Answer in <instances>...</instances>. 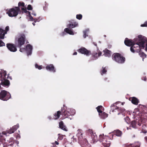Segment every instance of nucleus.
Instances as JSON below:
<instances>
[{
	"instance_id": "10",
	"label": "nucleus",
	"mask_w": 147,
	"mask_h": 147,
	"mask_svg": "<svg viewBox=\"0 0 147 147\" xmlns=\"http://www.w3.org/2000/svg\"><path fill=\"white\" fill-rule=\"evenodd\" d=\"M102 52L99 50H97V52H94L92 54V60H95L101 55Z\"/></svg>"
},
{
	"instance_id": "26",
	"label": "nucleus",
	"mask_w": 147,
	"mask_h": 147,
	"mask_svg": "<svg viewBox=\"0 0 147 147\" xmlns=\"http://www.w3.org/2000/svg\"><path fill=\"white\" fill-rule=\"evenodd\" d=\"M99 115L101 118L103 119H104L107 117L108 115L107 113H105V112H102L100 113Z\"/></svg>"
},
{
	"instance_id": "33",
	"label": "nucleus",
	"mask_w": 147,
	"mask_h": 147,
	"mask_svg": "<svg viewBox=\"0 0 147 147\" xmlns=\"http://www.w3.org/2000/svg\"><path fill=\"white\" fill-rule=\"evenodd\" d=\"M102 108H103L102 106H99L97 107V111L99 113V114L102 112Z\"/></svg>"
},
{
	"instance_id": "24",
	"label": "nucleus",
	"mask_w": 147,
	"mask_h": 147,
	"mask_svg": "<svg viewBox=\"0 0 147 147\" xmlns=\"http://www.w3.org/2000/svg\"><path fill=\"white\" fill-rule=\"evenodd\" d=\"M104 55L106 57H109L111 56V51L106 49L104 50Z\"/></svg>"
},
{
	"instance_id": "2",
	"label": "nucleus",
	"mask_w": 147,
	"mask_h": 147,
	"mask_svg": "<svg viewBox=\"0 0 147 147\" xmlns=\"http://www.w3.org/2000/svg\"><path fill=\"white\" fill-rule=\"evenodd\" d=\"M6 73L5 71H0V80L1 81L0 84L3 86H9L10 84L9 81L6 79Z\"/></svg>"
},
{
	"instance_id": "40",
	"label": "nucleus",
	"mask_w": 147,
	"mask_h": 147,
	"mask_svg": "<svg viewBox=\"0 0 147 147\" xmlns=\"http://www.w3.org/2000/svg\"><path fill=\"white\" fill-rule=\"evenodd\" d=\"M67 26L69 27V28H73L76 27L73 23L72 24H69Z\"/></svg>"
},
{
	"instance_id": "46",
	"label": "nucleus",
	"mask_w": 147,
	"mask_h": 147,
	"mask_svg": "<svg viewBox=\"0 0 147 147\" xmlns=\"http://www.w3.org/2000/svg\"><path fill=\"white\" fill-rule=\"evenodd\" d=\"M27 16L29 17V18L30 20L31 21H34V18L33 17L31 16V13H30V15H27Z\"/></svg>"
},
{
	"instance_id": "12",
	"label": "nucleus",
	"mask_w": 147,
	"mask_h": 147,
	"mask_svg": "<svg viewBox=\"0 0 147 147\" xmlns=\"http://www.w3.org/2000/svg\"><path fill=\"white\" fill-rule=\"evenodd\" d=\"M32 47L30 45L27 44L26 47V50L28 56L31 55L32 53Z\"/></svg>"
},
{
	"instance_id": "22",
	"label": "nucleus",
	"mask_w": 147,
	"mask_h": 147,
	"mask_svg": "<svg viewBox=\"0 0 147 147\" xmlns=\"http://www.w3.org/2000/svg\"><path fill=\"white\" fill-rule=\"evenodd\" d=\"M77 136L79 141L80 142H82V141H83L84 139L83 138L82 134L81 132L79 131L77 134Z\"/></svg>"
},
{
	"instance_id": "25",
	"label": "nucleus",
	"mask_w": 147,
	"mask_h": 147,
	"mask_svg": "<svg viewBox=\"0 0 147 147\" xmlns=\"http://www.w3.org/2000/svg\"><path fill=\"white\" fill-rule=\"evenodd\" d=\"M107 67H104L103 66L102 67V69L100 71V73L102 75L106 74L107 71Z\"/></svg>"
},
{
	"instance_id": "7",
	"label": "nucleus",
	"mask_w": 147,
	"mask_h": 147,
	"mask_svg": "<svg viewBox=\"0 0 147 147\" xmlns=\"http://www.w3.org/2000/svg\"><path fill=\"white\" fill-rule=\"evenodd\" d=\"M109 138L108 137L104 136L103 135H100L99 136V139L101 142H102L103 145L105 147H109L110 146V142L107 141V139Z\"/></svg>"
},
{
	"instance_id": "9",
	"label": "nucleus",
	"mask_w": 147,
	"mask_h": 147,
	"mask_svg": "<svg viewBox=\"0 0 147 147\" xmlns=\"http://www.w3.org/2000/svg\"><path fill=\"white\" fill-rule=\"evenodd\" d=\"M66 108L63 107L61 108V115L63 116V119L68 118L70 115L69 112L66 110Z\"/></svg>"
},
{
	"instance_id": "36",
	"label": "nucleus",
	"mask_w": 147,
	"mask_h": 147,
	"mask_svg": "<svg viewBox=\"0 0 147 147\" xmlns=\"http://www.w3.org/2000/svg\"><path fill=\"white\" fill-rule=\"evenodd\" d=\"M21 10L24 13H27L28 14L27 15H30V12L27 11L26 9L24 8H21Z\"/></svg>"
},
{
	"instance_id": "17",
	"label": "nucleus",
	"mask_w": 147,
	"mask_h": 147,
	"mask_svg": "<svg viewBox=\"0 0 147 147\" xmlns=\"http://www.w3.org/2000/svg\"><path fill=\"white\" fill-rule=\"evenodd\" d=\"M19 127V125L18 124L13 126L11 128L8 130V133L9 134L13 133Z\"/></svg>"
},
{
	"instance_id": "20",
	"label": "nucleus",
	"mask_w": 147,
	"mask_h": 147,
	"mask_svg": "<svg viewBox=\"0 0 147 147\" xmlns=\"http://www.w3.org/2000/svg\"><path fill=\"white\" fill-rule=\"evenodd\" d=\"M6 32L2 29L0 28V39H3L4 38L5 36Z\"/></svg>"
},
{
	"instance_id": "16",
	"label": "nucleus",
	"mask_w": 147,
	"mask_h": 147,
	"mask_svg": "<svg viewBox=\"0 0 147 147\" xmlns=\"http://www.w3.org/2000/svg\"><path fill=\"white\" fill-rule=\"evenodd\" d=\"M129 100L131 101V102L134 104L137 105L139 102V100L137 98L135 97H130Z\"/></svg>"
},
{
	"instance_id": "43",
	"label": "nucleus",
	"mask_w": 147,
	"mask_h": 147,
	"mask_svg": "<svg viewBox=\"0 0 147 147\" xmlns=\"http://www.w3.org/2000/svg\"><path fill=\"white\" fill-rule=\"evenodd\" d=\"M140 26L142 27H147V21L145 22L144 24H141Z\"/></svg>"
},
{
	"instance_id": "61",
	"label": "nucleus",
	"mask_w": 147,
	"mask_h": 147,
	"mask_svg": "<svg viewBox=\"0 0 147 147\" xmlns=\"http://www.w3.org/2000/svg\"><path fill=\"white\" fill-rule=\"evenodd\" d=\"M2 134H4V135H6V133H5V132H3L2 133Z\"/></svg>"
},
{
	"instance_id": "3",
	"label": "nucleus",
	"mask_w": 147,
	"mask_h": 147,
	"mask_svg": "<svg viewBox=\"0 0 147 147\" xmlns=\"http://www.w3.org/2000/svg\"><path fill=\"white\" fill-rule=\"evenodd\" d=\"M112 58L113 60L119 63H123L125 61V58L119 53H115L113 54Z\"/></svg>"
},
{
	"instance_id": "35",
	"label": "nucleus",
	"mask_w": 147,
	"mask_h": 147,
	"mask_svg": "<svg viewBox=\"0 0 147 147\" xmlns=\"http://www.w3.org/2000/svg\"><path fill=\"white\" fill-rule=\"evenodd\" d=\"M5 139L4 138V137L3 136L0 135V142H1L2 143H3L5 142Z\"/></svg>"
},
{
	"instance_id": "50",
	"label": "nucleus",
	"mask_w": 147,
	"mask_h": 147,
	"mask_svg": "<svg viewBox=\"0 0 147 147\" xmlns=\"http://www.w3.org/2000/svg\"><path fill=\"white\" fill-rule=\"evenodd\" d=\"M74 25L76 27L78 26V24L77 22H75L73 23Z\"/></svg>"
},
{
	"instance_id": "59",
	"label": "nucleus",
	"mask_w": 147,
	"mask_h": 147,
	"mask_svg": "<svg viewBox=\"0 0 147 147\" xmlns=\"http://www.w3.org/2000/svg\"><path fill=\"white\" fill-rule=\"evenodd\" d=\"M144 139L146 141V142H147V136H146L144 138Z\"/></svg>"
},
{
	"instance_id": "34",
	"label": "nucleus",
	"mask_w": 147,
	"mask_h": 147,
	"mask_svg": "<svg viewBox=\"0 0 147 147\" xmlns=\"http://www.w3.org/2000/svg\"><path fill=\"white\" fill-rule=\"evenodd\" d=\"M86 132L87 134L88 135L90 136H91L94 133L93 132L92 130L91 129H89L87 130Z\"/></svg>"
},
{
	"instance_id": "30",
	"label": "nucleus",
	"mask_w": 147,
	"mask_h": 147,
	"mask_svg": "<svg viewBox=\"0 0 147 147\" xmlns=\"http://www.w3.org/2000/svg\"><path fill=\"white\" fill-rule=\"evenodd\" d=\"M142 48H140V50ZM140 51H140H138V52H139V54L140 57H141L143 58V60L144 58L146 57V55L144 53L141 52Z\"/></svg>"
},
{
	"instance_id": "62",
	"label": "nucleus",
	"mask_w": 147,
	"mask_h": 147,
	"mask_svg": "<svg viewBox=\"0 0 147 147\" xmlns=\"http://www.w3.org/2000/svg\"><path fill=\"white\" fill-rule=\"evenodd\" d=\"M32 24H33V25L34 26L35 25V24L34 23V22H33V23H32Z\"/></svg>"
},
{
	"instance_id": "14",
	"label": "nucleus",
	"mask_w": 147,
	"mask_h": 147,
	"mask_svg": "<svg viewBox=\"0 0 147 147\" xmlns=\"http://www.w3.org/2000/svg\"><path fill=\"white\" fill-rule=\"evenodd\" d=\"M111 108L113 107H115V109H118V111L119 112L118 113V115H119L120 114L122 116V117L123 116V114L122 113L125 111V110L124 109L117 107H115V105L114 104L112 105L111 106Z\"/></svg>"
},
{
	"instance_id": "49",
	"label": "nucleus",
	"mask_w": 147,
	"mask_h": 147,
	"mask_svg": "<svg viewBox=\"0 0 147 147\" xmlns=\"http://www.w3.org/2000/svg\"><path fill=\"white\" fill-rule=\"evenodd\" d=\"M87 36H88V35H86V32L85 31L84 32L83 37L84 38H85Z\"/></svg>"
},
{
	"instance_id": "8",
	"label": "nucleus",
	"mask_w": 147,
	"mask_h": 147,
	"mask_svg": "<svg viewBox=\"0 0 147 147\" xmlns=\"http://www.w3.org/2000/svg\"><path fill=\"white\" fill-rule=\"evenodd\" d=\"M78 51L80 53L84 54L86 56H89L91 54V51L86 48L82 47L78 50Z\"/></svg>"
},
{
	"instance_id": "52",
	"label": "nucleus",
	"mask_w": 147,
	"mask_h": 147,
	"mask_svg": "<svg viewBox=\"0 0 147 147\" xmlns=\"http://www.w3.org/2000/svg\"><path fill=\"white\" fill-rule=\"evenodd\" d=\"M71 139H73V142H74V141H75V142L76 141V139L75 138H74V136L73 137L71 138Z\"/></svg>"
},
{
	"instance_id": "64",
	"label": "nucleus",
	"mask_w": 147,
	"mask_h": 147,
	"mask_svg": "<svg viewBox=\"0 0 147 147\" xmlns=\"http://www.w3.org/2000/svg\"><path fill=\"white\" fill-rule=\"evenodd\" d=\"M64 34L65 33H64V32H63L62 35L63 36Z\"/></svg>"
},
{
	"instance_id": "11",
	"label": "nucleus",
	"mask_w": 147,
	"mask_h": 147,
	"mask_svg": "<svg viewBox=\"0 0 147 147\" xmlns=\"http://www.w3.org/2000/svg\"><path fill=\"white\" fill-rule=\"evenodd\" d=\"M7 47L9 50L12 52H15L17 50L15 46L14 45L12 44H7Z\"/></svg>"
},
{
	"instance_id": "23",
	"label": "nucleus",
	"mask_w": 147,
	"mask_h": 147,
	"mask_svg": "<svg viewBox=\"0 0 147 147\" xmlns=\"http://www.w3.org/2000/svg\"><path fill=\"white\" fill-rule=\"evenodd\" d=\"M135 44L131 46L130 48L131 51L133 53H134L135 51L138 52V51H140V48L139 49H135L134 48H135Z\"/></svg>"
},
{
	"instance_id": "29",
	"label": "nucleus",
	"mask_w": 147,
	"mask_h": 147,
	"mask_svg": "<svg viewBox=\"0 0 147 147\" xmlns=\"http://www.w3.org/2000/svg\"><path fill=\"white\" fill-rule=\"evenodd\" d=\"M81 143L85 146L87 145L88 146H89L90 145V144L88 143V142L86 138H84L83 141H82V142Z\"/></svg>"
},
{
	"instance_id": "13",
	"label": "nucleus",
	"mask_w": 147,
	"mask_h": 147,
	"mask_svg": "<svg viewBox=\"0 0 147 147\" xmlns=\"http://www.w3.org/2000/svg\"><path fill=\"white\" fill-rule=\"evenodd\" d=\"M124 43L126 45L129 47L135 44L134 41H133L132 40L129 39L127 38H125L124 41Z\"/></svg>"
},
{
	"instance_id": "32",
	"label": "nucleus",
	"mask_w": 147,
	"mask_h": 147,
	"mask_svg": "<svg viewBox=\"0 0 147 147\" xmlns=\"http://www.w3.org/2000/svg\"><path fill=\"white\" fill-rule=\"evenodd\" d=\"M137 123V122L135 120L131 122V126L133 128H136V126Z\"/></svg>"
},
{
	"instance_id": "5",
	"label": "nucleus",
	"mask_w": 147,
	"mask_h": 147,
	"mask_svg": "<svg viewBox=\"0 0 147 147\" xmlns=\"http://www.w3.org/2000/svg\"><path fill=\"white\" fill-rule=\"evenodd\" d=\"M26 40V36L24 34H21L18 38L16 42L17 47L21 48V46L24 44Z\"/></svg>"
},
{
	"instance_id": "4",
	"label": "nucleus",
	"mask_w": 147,
	"mask_h": 147,
	"mask_svg": "<svg viewBox=\"0 0 147 147\" xmlns=\"http://www.w3.org/2000/svg\"><path fill=\"white\" fill-rule=\"evenodd\" d=\"M20 11V7H15L14 8H11L7 12V13L10 17H15L18 14Z\"/></svg>"
},
{
	"instance_id": "18",
	"label": "nucleus",
	"mask_w": 147,
	"mask_h": 147,
	"mask_svg": "<svg viewBox=\"0 0 147 147\" xmlns=\"http://www.w3.org/2000/svg\"><path fill=\"white\" fill-rule=\"evenodd\" d=\"M140 143L137 142L132 144H126L125 145V147H140Z\"/></svg>"
},
{
	"instance_id": "6",
	"label": "nucleus",
	"mask_w": 147,
	"mask_h": 147,
	"mask_svg": "<svg viewBox=\"0 0 147 147\" xmlns=\"http://www.w3.org/2000/svg\"><path fill=\"white\" fill-rule=\"evenodd\" d=\"M11 98L10 94L6 91L2 90L0 93V99L2 100L7 101Z\"/></svg>"
},
{
	"instance_id": "15",
	"label": "nucleus",
	"mask_w": 147,
	"mask_h": 147,
	"mask_svg": "<svg viewBox=\"0 0 147 147\" xmlns=\"http://www.w3.org/2000/svg\"><path fill=\"white\" fill-rule=\"evenodd\" d=\"M46 69L49 71L55 72L56 71L55 67L53 64H50L47 65L46 67Z\"/></svg>"
},
{
	"instance_id": "47",
	"label": "nucleus",
	"mask_w": 147,
	"mask_h": 147,
	"mask_svg": "<svg viewBox=\"0 0 147 147\" xmlns=\"http://www.w3.org/2000/svg\"><path fill=\"white\" fill-rule=\"evenodd\" d=\"M63 138V136L59 134V136L58 138L59 140H62Z\"/></svg>"
},
{
	"instance_id": "60",
	"label": "nucleus",
	"mask_w": 147,
	"mask_h": 147,
	"mask_svg": "<svg viewBox=\"0 0 147 147\" xmlns=\"http://www.w3.org/2000/svg\"><path fill=\"white\" fill-rule=\"evenodd\" d=\"M23 49H20V52H22V50H23Z\"/></svg>"
},
{
	"instance_id": "27",
	"label": "nucleus",
	"mask_w": 147,
	"mask_h": 147,
	"mask_svg": "<svg viewBox=\"0 0 147 147\" xmlns=\"http://www.w3.org/2000/svg\"><path fill=\"white\" fill-rule=\"evenodd\" d=\"M64 31L67 33L71 35H74V33L71 29H69L68 28H66L65 29Z\"/></svg>"
},
{
	"instance_id": "42",
	"label": "nucleus",
	"mask_w": 147,
	"mask_h": 147,
	"mask_svg": "<svg viewBox=\"0 0 147 147\" xmlns=\"http://www.w3.org/2000/svg\"><path fill=\"white\" fill-rule=\"evenodd\" d=\"M27 9L29 10H31L32 9V7L31 5H28L27 7Z\"/></svg>"
},
{
	"instance_id": "31",
	"label": "nucleus",
	"mask_w": 147,
	"mask_h": 147,
	"mask_svg": "<svg viewBox=\"0 0 147 147\" xmlns=\"http://www.w3.org/2000/svg\"><path fill=\"white\" fill-rule=\"evenodd\" d=\"M91 137L93 141L95 142L97 140V137L95 133L91 136Z\"/></svg>"
},
{
	"instance_id": "55",
	"label": "nucleus",
	"mask_w": 147,
	"mask_h": 147,
	"mask_svg": "<svg viewBox=\"0 0 147 147\" xmlns=\"http://www.w3.org/2000/svg\"><path fill=\"white\" fill-rule=\"evenodd\" d=\"M9 146V144H6V145H5L4 144L3 147H8L7 146Z\"/></svg>"
},
{
	"instance_id": "37",
	"label": "nucleus",
	"mask_w": 147,
	"mask_h": 147,
	"mask_svg": "<svg viewBox=\"0 0 147 147\" xmlns=\"http://www.w3.org/2000/svg\"><path fill=\"white\" fill-rule=\"evenodd\" d=\"M18 7H19L21 6L22 7V8H24L25 7V4L23 2H19L18 3Z\"/></svg>"
},
{
	"instance_id": "28",
	"label": "nucleus",
	"mask_w": 147,
	"mask_h": 147,
	"mask_svg": "<svg viewBox=\"0 0 147 147\" xmlns=\"http://www.w3.org/2000/svg\"><path fill=\"white\" fill-rule=\"evenodd\" d=\"M114 133L115 135L118 136H121L122 134V132L119 130L115 131Z\"/></svg>"
},
{
	"instance_id": "56",
	"label": "nucleus",
	"mask_w": 147,
	"mask_h": 147,
	"mask_svg": "<svg viewBox=\"0 0 147 147\" xmlns=\"http://www.w3.org/2000/svg\"><path fill=\"white\" fill-rule=\"evenodd\" d=\"M77 52H74V53H73V55H77Z\"/></svg>"
},
{
	"instance_id": "41",
	"label": "nucleus",
	"mask_w": 147,
	"mask_h": 147,
	"mask_svg": "<svg viewBox=\"0 0 147 147\" xmlns=\"http://www.w3.org/2000/svg\"><path fill=\"white\" fill-rule=\"evenodd\" d=\"M138 38V37L137 38H135L134 40V44H135V48H134L135 49H138V48L137 47L138 46H139V45H137V42H136L135 40V39H137Z\"/></svg>"
},
{
	"instance_id": "1",
	"label": "nucleus",
	"mask_w": 147,
	"mask_h": 147,
	"mask_svg": "<svg viewBox=\"0 0 147 147\" xmlns=\"http://www.w3.org/2000/svg\"><path fill=\"white\" fill-rule=\"evenodd\" d=\"M135 40L137 42V45H139L137 47L138 49L140 48L144 49L145 47V50L147 51V38L142 35H139L138 38L135 39Z\"/></svg>"
},
{
	"instance_id": "54",
	"label": "nucleus",
	"mask_w": 147,
	"mask_h": 147,
	"mask_svg": "<svg viewBox=\"0 0 147 147\" xmlns=\"http://www.w3.org/2000/svg\"><path fill=\"white\" fill-rule=\"evenodd\" d=\"M34 22H38V20L37 18H34Z\"/></svg>"
},
{
	"instance_id": "19",
	"label": "nucleus",
	"mask_w": 147,
	"mask_h": 147,
	"mask_svg": "<svg viewBox=\"0 0 147 147\" xmlns=\"http://www.w3.org/2000/svg\"><path fill=\"white\" fill-rule=\"evenodd\" d=\"M59 128L65 131H67L66 127V126L64 125L63 121H61L59 122Z\"/></svg>"
},
{
	"instance_id": "38",
	"label": "nucleus",
	"mask_w": 147,
	"mask_h": 147,
	"mask_svg": "<svg viewBox=\"0 0 147 147\" xmlns=\"http://www.w3.org/2000/svg\"><path fill=\"white\" fill-rule=\"evenodd\" d=\"M82 18V15L81 14H77L76 16V18L79 20H81Z\"/></svg>"
},
{
	"instance_id": "45",
	"label": "nucleus",
	"mask_w": 147,
	"mask_h": 147,
	"mask_svg": "<svg viewBox=\"0 0 147 147\" xmlns=\"http://www.w3.org/2000/svg\"><path fill=\"white\" fill-rule=\"evenodd\" d=\"M10 140H9V142H11V144H9V146H12V145H13V144H14L13 142H12V141L13 140V138H10Z\"/></svg>"
},
{
	"instance_id": "57",
	"label": "nucleus",
	"mask_w": 147,
	"mask_h": 147,
	"mask_svg": "<svg viewBox=\"0 0 147 147\" xmlns=\"http://www.w3.org/2000/svg\"><path fill=\"white\" fill-rule=\"evenodd\" d=\"M48 118L50 120H51V117L50 116H48Z\"/></svg>"
},
{
	"instance_id": "51",
	"label": "nucleus",
	"mask_w": 147,
	"mask_h": 147,
	"mask_svg": "<svg viewBox=\"0 0 147 147\" xmlns=\"http://www.w3.org/2000/svg\"><path fill=\"white\" fill-rule=\"evenodd\" d=\"M31 14H32V15H33V16H36V13H35V12L34 11H32V13H31Z\"/></svg>"
},
{
	"instance_id": "21",
	"label": "nucleus",
	"mask_w": 147,
	"mask_h": 147,
	"mask_svg": "<svg viewBox=\"0 0 147 147\" xmlns=\"http://www.w3.org/2000/svg\"><path fill=\"white\" fill-rule=\"evenodd\" d=\"M61 115V111H58L57 113H55L54 114V117L53 119L55 120L58 119L60 117V115Z\"/></svg>"
},
{
	"instance_id": "48",
	"label": "nucleus",
	"mask_w": 147,
	"mask_h": 147,
	"mask_svg": "<svg viewBox=\"0 0 147 147\" xmlns=\"http://www.w3.org/2000/svg\"><path fill=\"white\" fill-rule=\"evenodd\" d=\"M9 30V26H7L5 28V30H4L7 33V32Z\"/></svg>"
},
{
	"instance_id": "53",
	"label": "nucleus",
	"mask_w": 147,
	"mask_h": 147,
	"mask_svg": "<svg viewBox=\"0 0 147 147\" xmlns=\"http://www.w3.org/2000/svg\"><path fill=\"white\" fill-rule=\"evenodd\" d=\"M142 132L143 133H144V134H146V133H147V131H146V130H143V129L142 131Z\"/></svg>"
},
{
	"instance_id": "58",
	"label": "nucleus",
	"mask_w": 147,
	"mask_h": 147,
	"mask_svg": "<svg viewBox=\"0 0 147 147\" xmlns=\"http://www.w3.org/2000/svg\"><path fill=\"white\" fill-rule=\"evenodd\" d=\"M55 143L57 145H58L59 144V143L56 141H55Z\"/></svg>"
},
{
	"instance_id": "44",
	"label": "nucleus",
	"mask_w": 147,
	"mask_h": 147,
	"mask_svg": "<svg viewBox=\"0 0 147 147\" xmlns=\"http://www.w3.org/2000/svg\"><path fill=\"white\" fill-rule=\"evenodd\" d=\"M5 45V43L1 40H0V47Z\"/></svg>"
},
{
	"instance_id": "39",
	"label": "nucleus",
	"mask_w": 147,
	"mask_h": 147,
	"mask_svg": "<svg viewBox=\"0 0 147 147\" xmlns=\"http://www.w3.org/2000/svg\"><path fill=\"white\" fill-rule=\"evenodd\" d=\"M35 67L36 68L38 69H42V65H38L37 64H36Z\"/></svg>"
},
{
	"instance_id": "63",
	"label": "nucleus",
	"mask_w": 147,
	"mask_h": 147,
	"mask_svg": "<svg viewBox=\"0 0 147 147\" xmlns=\"http://www.w3.org/2000/svg\"><path fill=\"white\" fill-rule=\"evenodd\" d=\"M146 78H145L144 79V80L145 81H146Z\"/></svg>"
}]
</instances>
